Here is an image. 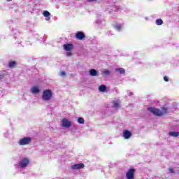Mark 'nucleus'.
<instances>
[{
	"instance_id": "nucleus-12",
	"label": "nucleus",
	"mask_w": 179,
	"mask_h": 179,
	"mask_svg": "<svg viewBox=\"0 0 179 179\" xmlns=\"http://www.w3.org/2000/svg\"><path fill=\"white\" fill-rule=\"evenodd\" d=\"M31 93H32V94H38V93H40V88L38 86L31 87Z\"/></svg>"
},
{
	"instance_id": "nucleus-19",
	"label": "nucleus",
	"mask_w": 179,
	"mask_h": 179,
	"mask_svg": "<svg viewBox=\"0 0 179 179\" xmlns=\"http://www.w3.org/2000/svg\"><path fill=\"white\" fill-rule=\"evenodd\" d=\"M113 108H115L116 110L117 108H120V101H113Z\"/></svg>"
},
{
	"instance_id": "nucleus-22",
	"label": "nucleus",
	"mask_w": 179,
	"mask_h": 179,
	"mask_svg": "<svg viewBox=\"0 0 179 179\" xmlns=\"http://www.w3.org/2000/svg\"><path fill=\"white\" fill-rule=\"evenodd\" d=\"M102 73L103 75H105V76H110L111 72H110V70H108V69H104L102 72Z\"/></svg>"
},
{
	"instance_id": "nucleus-18",
	"label": "nucleus",
	"mask_w": 179,
	"mask_h": 179,
	"mask_svg": "<svg viewBox=\"0 0 179 179\" xmlns=\"http://www.w3.org/2000/svg\"><path fill=\"white\" fill-rule=\"evenodd\" d=\"M115 71L116 72H119V73H120V75H124V73H125V69H124L122 68H117L115 69Z\"/></svg>"
},
{
	"instance_id": "nucleus-27",
	"label": "nucleus",
	"mask_w": 179,
	"mask_h": 179,
	"mask_svg": "<svg viewBox=\"0 0 179 179\" xmlns=\"http://www.w3.org/2000/svg\"><path fill=\"white\" fill-rule=\"evenodd\" d=\"M4 137L5 138H9V132H6V133H4Z\"/></svg>"
},
{
	"instance_id": "nucleus-29",
	"label": "nucleus",
	"mask_w": 179,
	"mask_h": 179,
	"mask_svg": "<svg viewBox=\"0 0 179 179\" xmlns=\"http://www.w3.org/2000/svg\"><path fill=\"white\" fill-rule=\"evenodd\" d=\"M169 173H174V170L173 169V168H169Z\"/></svg>"
},
{
	"instance_id": "nucleus-26",
	"label": "nucleus",
	"mask_w": 179,
	"mask_h": 179,
	"mask_svg": "<svg viewBox=\"0 0 179 179\" xmlns=\"http://www.w3.org/2000/svg\"><path fill=\"white\" fill-rule=\"evenodd\" d=\"M66 57H71V55H72V52H66Z\"/></svg>"
},
{
	"instance_id": "nucleus-13",
	"label": "nucleus",
	"mask_w": 179,
	"mask_h": 179,
	"mask_svg": "<svg viewBox=\"0 0 179 179\" xmlns=\"http://www.w3.org/2000/svg\"><path fill=\"white\" fill-rule=\"evenodd\" d=\"M85 37V34H83V32L78 31L76 34V38H77V40H83Z\"/></svg>"
},
{
	"instance_id": "nucleus-6",
	"label": "nucleus",
	"mask_w": 179,
	"mask_h": 179,
	"mask_svg": "<svg viewBox=\"0 0 179 179\" xmlns=\"http://www.w3.org/2000/svg\"><path fill=\"white\" fill-rule=\"evenodd\" d=\"M126 178L127 179H135V169H130L126 173Z\"/></svg>"
},
{
	"instance_id": "nucleus-3",
	"label": "nucleus",
	"mask_w": 179,
	"mask_h": 179,
	"mask_svg": "<svg viewBox=\"0 0 179 179\" xmlns=\"http://www.w3.org/2000/svg\"><path fill=\"white\" fill-rule=\"evenodd\" d=\"M41 99L43 101H51V100H52V91L50 89L43 90Z\"/></svg>"
},
{
	"instance_id": "nucleus-15",
	"label": "nucleus",
	"mask_w": 179,
	"mask_h": 179,
	"mask_svg": "<svg viewBox=\"0 0 179 179\" xmlns=\"http://www.w3.org/2000/svg\"><path fill=\"white\" fill-rule=\"evenodd\" d=\"M107 90V87L104 85H101L99 87V92H104Z\"/></svg>"
},
{
	"instance_id": "nucleus-5",
	"label": "nucleus",
	"mask_w": 179,
	"mask_h": 179,
	"mask_svg": "<svg viewBox=\"0 0 179 179\" xmlns=\"http://www.w3.org/2000/svg\"><path fill=\"white\" fill-rule=\"evenodd\" d=\"M62 127L63 128H71L72 127V122L68 118H64L62 120Z\"/></svg>"
},
{
	"instance_id": "nucleus-9",
	"label": "nucleus",
	"mask_w": 179,
	"mask_h": 179,
	"mask_svg": "<svg viewBox=\"0 0 179 179\" xmlns=\"http://www.w3.org/2000/svg\"><path fill=\"white\" fill-rule=\"evenodd\" d=\"M63 48L64 50H65V51H72V50H73L74 48L73 44L72 43L64 44L63 45Z\"/></svg>"
},
{
	"instance_id": "nucleus-31",
	"label": "nucleus",
	"mask_w": 179,
	"mask_h": 179,
	"mask_svg": "<svg viewBox=\"0 0 179 179\" xmlns=\"http://www.w3.org/2000/svg\"><path fill=\"white\" fill-rule=\"evenodd\" d=\"M144 19H145V20H149V17H144Z\"/></svg>"
},
{
	"instance_id": "nucleus-25",
	"label": "nucleus",
	"mask_w": 179,
	"mask_h": 179,
	"mask_svg": "<svg viewBox=\"0 0 179 179\" xmlns=\"http://www.w3.org/2000/svg\"><path fill=\"white\" fill-rule=\"evenodd\" d=\"M66 75V73H65V71H60V76H65Z\"/></svg>"
},
{
	"instance_id": "nucleus-4",
	"label": "nucleus",
	"mask_w": 179,
	"mask_h": 179,
	"mask_svg": "<svg viewBox=\"0 0 179 179\" xmlns=\"http://www.w3.org/2000/svg\"><path fill=\"white\" fill-rule=\"evenodd\" d=\"M19 146H26V145H30L31 143V137H22L19 139L17 141Z\"/></svg>"
},
{
	"instance_id": "nucleus-20",
	"label": "nucleus",
	"mask_w": 179,
	"mask_h": 179,
	"mask_svg": "<svg viewBox=\"0 0 179 179\" xmlns=\"http://www.w3.org/2000/svg\"><path fill=\"white\" fill-rule=\"evenodd\" d=\"M90 76H97V71L95 69H91L90 71Z\"/></svg>"
},
{
	"instance_id": "nucleus-30",
	"label": "nucleus",
	"mask_w": 179,
	"mask_h": 179,
	"mask_svg": "<svg viewBox=\"0 0 179 179\" xmlns=\"http://www.w3.org/2000/svg\"><path fill=\"white\" fill-rule=\"evenodd\" d=\"M99 0H87V2H97Z\"/></svg>"
},
{
	"instance_id": "nucleus-28",
	"label": "nucleus",
	"mask_w": 179,
	"mask_h": 179,
	"mask_svg": "<svg viewBox=\"0 0 179 179\" xmlns=\"http://www.w3.org/2000/svg\"><path fill=\"white\" fill-rule=\"evenodd\" d=\"M164 80L165 82H169V77L164 76Z\"/></svg>"
},
{
	"instance_id": "nucleus-1",
	"label": "nucleus",
	"mask_w": 179,
	"mask_h": 179,
	"mask_svg": "<svg viewBox=\"0 0 179 179\" xmlns=\"http://www.w3.org/2000/svg\"><path fill=\"white\" fill-rule=\"evenodd\" d=\"M148 111H150V113H152V114H154V115H157L158 117H162V115L167 114L168 110L167 108L166 107H162V110L155 108H148Z\"/></svg>"
},
{
	"instance_id": "nucleus-21",
	"label": "nucleus",
	"mask_w": 179,
	"mask_h": 179,
	"mask_svg": "<svg viewBox=\"0 0 179 179\" xmlns=\"http://www.w3.org/2000/svg\"><path fill=\"white\" fill-rule=\"evenodd\" d=\"M155 24H157V26H162V24H163V20H162V19H157L155 20Z\"/></svg>"
},
{
	"instance_id": "nucleus-24",
	"label": "nucleus",
	"mask_w": 179,
	"mask_h": 179,
	"mask_svg": "<svg viewBox=\"0 0 179 179\" xmlns=\"http://www.w3.org/2000/svg\"><path fill=\"white\" fill-rule=\"evenodd\" d=\"M121 9H122V7H121L120 6H116V10H115L117 12H121Z\"/></svg>"
},
{
	"instance_id": "nucleus-7",
	"label": "nucleus",
	"mask_w": 179,
	"mask_h": 179,
	"mask_svg": "<svg viewBox=\"0 0 179 179\" xmlns=\"http://www.w3.org/2000/svg\"><path fill=\"white\" fill-rule=\"evenodd\" d=\"M113 27L116 31H121V30H124V23L113 24Z\"/></svg>"
},
{
	"instance_id": "nucleus-8",
	"label": "nucleus",
	"mask_w": 179,
	"mask_h": 179,
	"mask_svg": "<svg viewBox=\"0 0 179 179\" xmlns=\"http://www.w3.org/2000/svg\"><path fill=\"white\" fill-rule=\"evenodd\" d=\"M95 23H96L99 27H100L101 29L106 26V20H104V19H98L96 20Z\"/></svg>"
},
{
	"instance_id": "nucleus-17",
	"label": "nucleus",
	"mask_w": 179,
	"mask_h": 179,
	"mask_svg": "<svg viewBox=\"0 0 179 179\" xmlns=\"http://www.w3.org/2000/svg\"><path fill=\"white\" fill-rule=\"evenodd\" d=\"M16 65H17V63H16V62H15V61H10L8 62L9 68H15V66H16Z\"/></svg>"
},
{
	"instance_id": "nucleus-14",
	"label": "nucleus",
	"mask_w": 179,
	"mask_h": 179,
	"mask_svg": "<svg viewBox=\"0 0 179 179\" xmlns=\"http://www.w3.org/2000/svg\"><path fill=\"white\" fill-rule=\"evenodd\" d=\"M43 15L45 17V20L47 22L50 21V20L51 19L50 17L51 16V13H50V12L45 10V11H43Z\"/></svg>"
},
{
	"instance_id": "nucleus-16",
	"label": "nucleus",
	"mask_w": 179,
	"mask_h": 179,
	"mask_svg": "<svg viewBox=\"0 0 179 179\" xmlns=\"http://www.w3.org/2000/svg\"><path fill=\"white\" fill-rule=\"evenodd\" d=\"M169 136H173V138H177L179 136V133L178 131H169Z\"/></svg>"
},
{
	"instance_id": "nucleus-10",
	"label": "nucleus",
	"mask_w": 179,
	"mask_h": 179,
	"mask_svg": "<svg viewBox=\"0 0 179 179\" xmlns=\"http://www.w3.org/2000/svg\"><path fill=\"white\" fill-rule=\"evenodd\" d=\"M132 136V133L128 130L123 131V138L124 139H129Z\"/></svg>"
},
{
	"instance_id": "nucleus-2",
	"label": "nucleus",
	"mask_w": 179,
	"mask_h": 179,
	"mask_svg": "<svg viewBox=\"0 0 179 179\" xmlns=\"http://www.w3.org/2000/svg\"><path fill=\"white\" fill-rule=\"evenodd\" d=\"M30 164V160L29 158H22L19 161V162L15 165V168L17 170H19V169H26L29 164Z\"/></svg>"
},
{
	"instance_id": "nucleus-11",
	"label": "nucleus",
	"mask_w": 179,
	"mask_h": 179,
	"mask_svg": "<svg viewBox=\"0 0 179 179\" xmlns=\"http://www.w3.org/2000/svg\"><path fill=\"white\" fill-rule=\"evenodd\" d=\"M85 167V164H77L71 165V169L73 170H80V169H83Z\"/></svg>"
},
{
	"instance_id": "nucleus-32",
	"label": "nucleus",
	"mask_w": 179,
	"mask_h": 179,
	"mask_svg": "<svg viewBox=\"0 0 179 179\" xmlns=\"http://www.w3.org/2000/svg\"><path fill=\"white\" fill-rule=\"evenodd\" d=\"M8 2H12V0H6Z\"/></svg>"
},
{
	"instance_id": "nucleus-23",
	"label": "nucleus",
	"mask_w": 179,
	"mask_h": 179,
	"mask_svg": "<svg viewBox=\"0 0 179 179\" xmlns=\"http://www.w3.org/2000/svg\"><path fill=\"white\" fill-rule=\"evenodd\" d=\"M77 121L78 124H85V119L83 117H78Z\"/></svg>"
}]
</instances>
